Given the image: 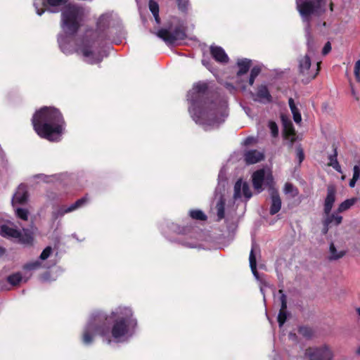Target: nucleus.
Masks as SVG:
<instances>
[{"label":"nucleus","instance_id":"obj_23","mask_svg":"<svg viewBox=\"0 0 360 360\" xmlns=\"http://www.w3.org/2000/svg\"><path fill=\"white\" fill-rule=\"evenodd\" d=\"M237 65L239 68L237 72V77H240L248 72L251 66V60L247 58L239 59L237 61Z\"/></svg>","mask_w":360,"mask_h":360},{"label":"nucleus","instance_id":"obj_24","mask_svg":"<svg viewBox=\"0 0 360 360\" xmlns=\"http://www.w3.org/2000/svg\"><path fill=\"white\" fill-rule=\"evenodd\" d=\"M358 200L357 198L347 199L341 202L338 208V212H343L350 209Z\"/></svg>","mask_w":360,"mask_h":360},{"label":"nucleus","instance_id":"obj_10","mask_svg":"<svg viewBox=\"0 0 360 360\" xmlns=\"http://www.w3.org/2000/svg\"><path fill=\"white\" fill-rule=\"evenodd\" d=\"M157 36L165 41L167 44H174L186 37V32L183 27H176L172 32L162 29L157 32Z\"/></svg>","mask_w":360,"mask_h":360},{"label":"nucleus","instance_id":"obj_40","mask_svg":"<svg viewBox=\"0 0 360 360\" xmlns=\"http://www.w3.org/2000/svg\"><path fill=\"white\" fill-rule=\"evenodd\" d=\"M299 333L307 338H309L311 335V330L310 328L307 327H300L299 329Z\"/></svg>","mask_w":360,"mask_h":360},{"label":"nucleus","instance_id":"obj_28","mask_svg":"<svg viewBox=\"0 0 360 360\" xmlns=\"http://www.w3.org/2000/svg\"><path fill=\"white\" fill-rule=\"evenodd\" d=\"M283 192L286 195H289L291 198L296 197L299 192L296 187L290 183H286L284 186Z\"/></svg>","mask_w":360,"mask_h":360},{"label":"nucleus","instance_id":"obj_49","mask_svg":"<svg viewBox=\"0 0 360 360\" xmlns=\"http://www.w3.org/2000/svg\"><path fill=\"white\" fill-rule=\"evenodd\" d=\"M225 87H226V88L227 89V90H228V91H229L231 93L234 92V91H235V90H236L235 86H234L233 84H230V83H228V82H226V83L225 84Z\"/></svg>","mask_w":360,"mask_h":360},{"label":"nucleus","instance_id":"obj_32","mask_svg":"<svg viewBox=\"0 0 360 360\" xmlns=\"http://www.w3.org/2000/svg\"><path fill=\"white\" fill-rule=\"evenodd\" d=\"M176 242L181 243L185 247L191 248H198V240L196 239L192 240V241H188L184 238H179Z\"/></svg>","mask_w":360,"mask_h":360},{"label":"nucleus","instance_id":"obj_8","mask_svg":"<svg viewBox=\"0 0 360 360\" xmlns=\"http://www.w3.org/2000/svg\"><path fill=\"white\" fill-rule=\"evenodd\" d=\"M252 185L257 193L263 191V186L271 187L273 176L269 169H260L255 171L252 175Z\"/></svg>","mask_w":360,"mask_h":360},{"label":"nucleus","instance_id":"obj_58","mask_svg":"<svg viewBox=\"0 0 360 360\" xmlns=\"http://www.w3.org/2000/svg\"><path fill=\"white\" fill-rule=\"evenodd\" d=\"M4 253V249H3L1 247H0V255H3Z\"/></svg>","mask_w":360,"mask_h":360},{"label":"nucleus","instance_id":"obj_31","mask_svg":"<svg viewBox=\"0 0 360 360\" xmlns=\"http://www.w3.org/2000/svg\"><path fill=\"white\" fill-rule=\"evenodd\" d=\"M15 213L18 219L23 221H27L29 217V212L25 208L17 207L15 209Z\"/></svg>","mask_w":360,"mask_h":360},{"label":"nucleus","instance_id":"obj_13","mask_svg":"<svg viewBox=\"0 0 360 360\" xmlns=\"http://www.w3.org/2000/svg\"><path fill=\"white\" fill-rule=\"evenodd\" d=\"M52 253V248L50 246L46 247L39 255L37 260L30 262L25 264L24 269L26 271H34L41 268L46 267L43 265L42 262L48 259Z\"/></svg>","mask_w":360,"mask_h":360},{"label":"nucleus","instance_id":"obj_36","mask_svg":"<svg viewBox=\"0 0 360 360\" xmlns=\"http://www.w3.org/2000/svg\"><path fill=\"white\" fill-rule=\"evenodd\" d=\"M287 319V311L286 309H283V308L280 309L278 315V322L279 324V327H282L284 323Z\"/></svg>","mask_w":360,"mask_h":360},{"label":"nucleus","instance_id":"obj_29","mask_svg":"<svg viewBox=\"0 0 360 360\" xmlns=\"http://www.w3.org/2000/svg\"><path fill=\"white\" fill-rule=\"evenodd\" d=\"M329 160H330V162H329V165L331 166L334 169H335L337 172H338L339 173H342V169H341V167L337 160V152H336V150H335V153L333 155H330L329 156Z\"/></svg>","mask_w":360,"mask_h":360},{"label":"nucleus","instance_id":"obj_20","mask_svg":"<svg viewBox=\"0 0 360 360\" xmlns=\"http://www.w3.org/2000/svg\"><path fill=\"white\" fill-rule=\"evenodd\" d=\"M259 252V247L255 243H252V248L250 252L249 261L251 271L257 280H259L258 272L257 271L256 252Z\"/></svg>","mask_w":360,"mask_h":360},{"label":"nucleus","instance_id":"obj_50","mask_svg":"<svg viewBox=\"0 0 360 360\" xmlns=\"http://www.w3.org/2000/svg\"><path fill=\"white\" fill-rule=\"evenodd\" d=\"M289 106L291 111H295L297 108L296 107L292 98H290L288 101Z\"/></svg>","mask_w":360,"mask_h":360},{"label":"nucleus","instance_id":"obj_37","mask_svg":"<svg viewBox=\"0 0 360 360\" xmlns=\"http://www.w3.org/2000/svg\"><path fill=\"white\" fill-rule=\"evenodd\" d=\"M177 6L181 12H186L188 8V0H176Z\"/></svg>","mask_w":360,"mask_h":360},{"label":"nucleus","instance_id":"obj_3","mask_svg":"<svg viewBox=\"0 0 360 360\" xmlns=\"http://www.w3.org/2000/svg\"><path fill=\"white\" fill-rule=\"evenodd\" d=\"M187 97L191 117L205 130L218 127L228 117L226 98L211 99L207 82H199L195 84L188 91Z\"/></svg>","mask_w":360,"mask_h":360},{"label":"nucleus","instance_id":"obj_60","mask_svg":"<svg viewBox=\"0 0 360 360\" xmlns=\"http://www.w3.org/2000/svg\"><path fill=\"white\" fill-rule=\"evenodd\" d=\"M330 11H333V5L330 4Z\"/></svg>","mask_w":360,"mask_h":360},{"label":"nucleus","instance_id":"obj_48","mask_svg":"<svg viewBox=\"0 0 360 360\" xmlns=\"http://www.w3.org/2000/svg\"><path fill=\"white\" fill-rule=\"evenodd\" d=\"M262 285L260 286V291L263 295H264V289L266 287H269V285L265 281H262ZM264 300L265 301V296H264Z\"/></svg>","mask_w":360,"mask_h":360},{"label":"nucleus","instance_id":"obj_54","mask_svg":"<svg viewBox=\"0 0 360 360\" xmlns=\"http://www.w3.org/2000/svg\"><path fill=\"white\" fill-rule=\"evenodd\" d=\"M35 178L37 179H44V178L46 177L44 174H37L34 176Z\"/></svg>","mask_w":360,"mask_h":360},{"label":"nucleus","instance_id":"obj_34","mask_svg":"<svg viewBox=\"0 0 360 360\" xmlns=\"http://www.w3.org/2000/svg\"><path fill=\"white\" fill-rule=\"evenodd\" d=\"M171 230L176 232L179 235H187L188 233H192L190 229L187 228H181L176 224H172L170 227Z\"/></svg>","mask_w":360,"mask_h":360},{"label":"nucleus","instance_id":"obj_56","mask_svg":"<svg viewBox=\"0 0 360 360\" xmlns=\"http://www.w3.org/2000/svg\"><path fill=\"white\" fill-rule=\"evenodd\" d=\"M356 313L359 319H360V307L356 308Z\"/></svg>","mask_w":360,"mask_h":360},{"label":"nucleus","instance_id":"obj_39","mask_svg":"<svg viewBox=\"0 0 360 360\" xmlns=\"http://www.w3.org/2000/svg\"><path fill=\"white\" fill-rule=\"evenodd\" d=\"M269 127L270 129L272 136L276 137L278 134V129L277 124L274 122H269Z\"/></svg>","mask_w":360,"mask_h":360},{"label":"nucleus","instance_id":"obj_27","mask_svg":"<svg viewBox=\"0 0 360 360\" xmlns=\"http://www.w3.org/2000/svg\"><path fill=\"white\" fill-rule=\"evenodd\" d=\"M329 251H330L329 259L330 260L338 259L342 257L345 254V252L343 250L338 252L335 247V245L333 243H331L330 245Z\"/></svg>","mask_w":360,"mask_h":360},{"label":"nucleus","instance_id":"obj_26","mask_svg":"<svg viewBox=\"0 0 360 360\" xmlns=\"http://www.w3.org/2000/svg\"><path fill=\"white\" fill-rule=\"evenodd\" d=\"M30 276V275L28 277H27L26 278H24L22 276L20 273H15V274H13L9 276L8 277L7 280H8V282L11 285H16L18 283H20V282H21L22 281H24L25 282L27 281Z\"/></svg>","mask_w":360,"mask_h":360},{"label":"nucleus","instance_id":"obj_46","mask_svg":"<svg viewBox=\"0 0 360 360\" xmlns=\"http://www.w3.org/2000/svg\"><path fill=\"white\" fill-rule=\"evenodd\" d=\"M226 180L224 178V175L223 172L221 171L219 174V186L222 185L223 187L225 186Z\"/></svg>","mask_w":360,"mask_h":360},{"label":"nucleus","instance_id":"obj_41","mask_svg":"<svg viewBox=\"0 0 360 360\" xmlns=\"http://www.w3.org/2000/svg\"><path fill=\"white\" fill-rule=\"evenodd\" d=\"M291 112L293 115V120H294L295 122H296L297 124H300L302 121V117H301V114H300L298 108L295 110V111H291Z\"/></svg>","mask_w":360,"mask_h":360},{"label":"nucleus","instance_id":"obj_12","mask_svg":"<svg viewBox=\"0 0 360 360\" xmlns=\"http://www.w3.org/2000/svg\"><path fill=\"white\" fill-rule=\"evenodd\" d=\"M243 197L245 200H248L252 197V192L249 184L242 179H238L234 185L233 198L236 200L241 199Z\"/></svg>","mask_w":360,"mask_h":360},{"label":"nucleus","instance_id":"obj_52","mask_svg":"<svg viewBox=\"0 0 360 360\" xmlns=\"http://www.w3.org/2000/svg\"><path fill=\"white\" fill-rule=\"evenodd\" d=\"M202 63L203 65H205L207 69L210 68V62L208 60L203 58L202 60Z\"/></svg>","mask_w":360,"mask_h":360},{"label":"nucleus","instance_id":"obj_59","mask_svg":"<svg viewBox=\"0 0 360 360\" xmlns=\"http://www.w3.org/2000/svg\"><path fill=\"white\" fill-rule=\"evenodd\" d=\"M356 353H357L358 354H360V347L357 349V350H356Z\"/></svg>","mask_w":360,"mask_h":360},{"label":"nucleus","instance_id":"obj_14","mask_svg":"<svg viewBox=\"0 0 360 360\" xmlns=\"http://www.w3.org/2000/svg\"><path fill=\"white\" fill-rule=\"evenodd\" d=\"M27 200L28 193L26 186L20 184L13 196L11 201L12 205L13 207H15L18 205H23L26 203Z\"/></svg>","mask_w":360,"mask_h":360},{"label":"nucleus","instance_id":"obj_15","mask_svg":"<svg viewBox=\"0 0 360 360\" xmlns=\"http://www.w3.org/2000/svg\"><path fill=\"white\" fill-rule=\"evenodd\" d=\"M252 97L254 101L262 103H267L271 101V96L267 86L264 84H261L257 87Z\"/></svg>","mask_w":360,"mask_h":360},{"label":"nucleus","instance_id":"obj_22","mask_svg":"<svg viewBox=\"0 0 360 360\" xmlns=\"http://www.w3.org/2000/svg\"><path fill=\"white\" fill-rule=\"evenodd\" d=\"M281 207V200L277 191L273 190L271 193V205L270 214L274 215L279 212Z\"/></svg>","mask_w":360,"mask_h":360},{"label":"nucleus","instance_id":"obj_47","mask_svg":"<svg viewBox=\"0 0 360 360\" xmlns=\"http://www.w3.org/2000/svg\"><path fill=\"white\" fill-rule=\"evenodd\" d=\"M41 280L42 281H51L56 280V278H53L51 279L50 278V273L49 272H46L45 274L41 275Z\"/></svg>","mask_w":360,"mask_h":360},{"label":"nucleus","instance_id":"obj_35","mask_svg":"<svg viewBox=\"0 0 360 360\" xmlns=\"http://www.w3.org/2000/svg\"><path fill=\"white\" fill-rule=\"evenodd\" d=\"M190 216L194 219L205 220L207 219V217L204 212L199 210H191Z\"/></svg>","mask_w":360,"mask_h":360},{"label":"nucleus","instance_id":"obj_7","mask_svg":"<svg viewBox=\"0 0 360 360\" xmlns=\"http://www.w3.org/2000/svg\"><path fill=\"white\" fill-rule=\"evenodd\" d=\"M0 235L4 237L18 239V241L25 245H32L33 233L28 229H23L22 232L13 227L10 221L0 219Z\"/></svg>","mask_w":360,"mask_h":360},{"label":"nucleus","instance_id":"obj_16","mask_svg":"<svg viewBox=\"0 0 360 360\" xmlns=\"http://www.w3.org/2000/svg\"><path fill=\"white\" fill-rule=\"evenodd\" d=\"M336 189L333 185L327 187V195L324 200L323 212L324 214H329L331 212L333 204L335 201Z\"/></svg>","mask_w":360,"mask_h":360},{"label":"nucleus","instance_id":"obj_44","mask_svg":"<svg viewBox=\"0 0 360 360\" xmlns=\"http://www.w3.org/2000/svg\"><path fill=\"white\" fill-rule=\"evenodd\" d=\"M296 151H297V157L298 158L299 163L300 164L304 158V151L300 146L297 148Z\"/></svg>","mask_w":360,"mask_h":360},{"label":"nucleus","instance_id":"obj_42","mask_svg":"<svg viewBox=\"0 0 360 360\" xmlns=\"http://www.w3.org/2000/svg\"><path fill=\"white\" fill-rule=\"evenodd\" d=\"M354 75L358 82H360V60H357L354 65Z\"/></svg>","mask_w":360,"mask_h":360},{"label":"nucleus","instance_id":"obj_18","mask_svg":"<svg viewBox=\"0 0 360 360\" xmlns=\"http://www.w3.org/2000/svg\"><path fill=\"white\" fill-rule=\"evenodd\" d=\"M210 53L218 63L225 64L229 62V58L224 49L221 46L212 45L210 46Z\"/></svg>","mask_w":360,"mask_h":360},{"label":"nucleus","instance_id":"obj_4","mask_svg":"<svg viewBox=\"0 0 360 360\" xmlns=\"http://www.w3.org/2000/svg\"><path fill=\"white\" fill-rule=\"evenodd\" d=\"M36 133L50 141H59L65 131V122L61 112L53 107H43L32 117Z\"/></svg>","mask_w":360,"mask_h":360},{"label":"nucleus","instance_id":"obj_2","mask_svg":"<svg viewBox=\"0 0 360 360\" xmlns=\"http://www.w3.org/2000/svg\"><path fill=\"white\" fill-rule=\"evenodd\" d=\"M138 326V319L130 306L119 305L110 313L96 311L84 326L82 340L90 345L95 337L100 335L107 344L127 342L136 335Z\"/></svg>","mask_w":360,"mask_h":360},{"label":"nucleus","instance_id":"obj_9","mask_svg":"<svg viewBox=\"0 0 360 360\" xmlns=\"http://www.w3.org/2000/svg\"><path fill=\"white\" fill-rule=\"evenodd\" d=\"M88 200L86 197L77 200L75 202L69 206L61 205L53 207L51 212V218L53 221L62 218L65 214L74 212L79 208L83 207Z\"/></svg>","mask_w":360,"mask_h":360},{"label":"nucleus","instance_id":"obj_51","mask_svg":"<svg viewBox=\"0 0 360 360\" xmlns=\"http://www.w3.org/2000/svg\"><path fill=\"white\" fill-rule=\"evenodd\" d=\"M357 169L356 171L358 173V176L360 180V160L358 162V164L356 165H354L353 168V172H355V169Z\"/></svg>","mask_w":360,"mask_h":360},{"label":"nucleus","instance_id":"obj_5","mask_svg":"<svg viewBox=\"0 0 360 360\" xmlns=\"http://www.w3.org/2000/svg\"><path fill=\"white\" fill-rule=\"evenodd\" d=\"M326 0H296L297 9L306 23L304 30L307 51L305 54L315 56L318 45L310 32L309 22L313 16H319L326 11Z\"/></svg>","mask_w":360,"mask_h":360},{"label":"nucleus","instance_id":"obj_17","mask_svg":"<svg viewBox=\"0 0 360 360\" xmlns=\"http://www.w3.org/2000/svg\"><path fill=\"white\" fill-rule=\"evenodd\" d=\"M264 158V153L262 150H248L244 153V160L246 164L253 165L256 164Z\"/></svg>","mask_w":360,"mask_h":360},{"label":"nucleus","instance_id":"obj_25","mask_svg":"<svg viewBox=\"0 0 360 360\" xmlns=\"http://www.w3.org/2000/svg\"><path fill=\"white\" fill-rule=\"evenodd\" d=\"M148 6L150 12L153 15L157 24L160 23V18L159 17V5L154 0H149Z\"/></svg>","mask_w":360,"mask_h":360},{"label":"nucleus","instance_id":"obj_21","mask_svg":"<svg viewBox=\"0 0 360 360\" xmlns=\"http://www.w3.org/2000/svg\"><path fill=\"white\" fill-rule=\"evenodd\" d=\"M338 210L333 213L325 214L323 224L331 226H338L342 223V217L339 214Z\"/></svg>","mask_w":360,"mask_h":360},{"label":"nucleus","instance_id":"obj_19","mask_svg":"<svg viewBox=\"0 0 360 360\" xmlns=\"http://www.w3.org/2000/svg\"><path fill=\"white\" fill-rule=\"evenodd\" d=\"M282 122L285 139L289 140L292 144L295 141L296 136L292 123L290 120L286 119L284 117H282Z\"/></svg>","mask_w":360,"mask_h":360},{"label":"nucleus","instance_id":"obj_33","mask_svg":"<svg viewBox=\"0 0 360 360\" xmlns=\"http://www.w3.org/2000/svg\"><path fill=\"white\" fill-rule=\"evenodd\" d=\"M260 72H261V68L259 66H255L252 68V70L250 71V75L249 77V80H248L249 84L250 86L253 85L255 78L259 75Z\"/></svg>","mask_w":360,"mask_h":360},{"label":"nucleus","instance_id":"obj_53","mask_svg":"<svg viewBox=\"0 0 360 360\" xmlns=\"http://www.w3.org/2000/svg\"><path fill=\"white\" fill-rule=\"evenodd\" d=\"M323 224V228L322 229V232L323 234H326L328 231L329 226H330L331 225H326V224Z\"/></svg>","mask_w":360,"mask_h":360},{"label":"nucleus","instance_id":"obj_1","mask_svg":"<svg viewBox=\"0 0 360 360\" xmlns=\"http://www.w3.org/2000/svg\"><path fill=\"white\" fill-rule=\"evenodd\" d=\"M69 0H34L33 6L38 15H41L46 11L56 13L62 11L61 27L65 34H60L58 42L61 51L65 54L76 51L82 56L83 60L89 64H96L106 56L105 51L101 46V42L110 39L107 29L114 25L115 16L112 13L103 14L97 22L98 35L96 39H84L81 44L74 48L71 44V38L80 26L84 9L75 4H68Z\"/></svg>","mask_w":360,"mask_h":360},{"label":"nucleus","instance_id":"obj_55","mask_svg":"<svg viewBox=\"0 0 360 360\" xmlns=\"http://www.w3.org/2000/svg\"><path fill=\"white\" fill-rule=\"evenodd\" d=\"M47 196L49 200H54L56 198V194L53 193V194H51L50 195H47Z\"/></svg>","mask_w":360,"mask_h":360},{"label":"nucleus","instance_id":"obj_11","mask_svg":"<svg viewBox=\"0 0 360 360\" xmlns=\"http://www.w3.org/2000/svg\"><path fill=\"white\" fill-rule=\"evenodd\" d=\"M305 355L310 360H331L333 358L331 350L326 347L321 348H308L306 349Z\"/></svg>","mask_w":360,"mask_h":360},{"label":"nucleus","instance_id":"obj_30","mask_svg":"<svg viewBox=\"0 0 360 360\" xmlns=\"http://www.w3.org/2000/svg\"><path fill=\"white\" fill-rule=\"evenodd\" d=\"M224 205L225 202L222 197L220 198V200L217 204V220L219 221L224 217Z\"/></svg>","mask_w":360,"mask_h":360},{"label":"nucleus","instance_id":"obj_6","mask_svg":"<svg viewBox=\"0 0 360 360\" xmlns=\"http://www.w3.org/2000/svg\"><path fill=\"white\" fill-rule=\"evenodd\" d=\"M314 56L304 54L298 58V71L304 83L314 79L320 70V61L314 58Z\"/></svg>","mask_w":360,"mask_h":360},{"label":"nucleus","instance_id":"obj_45","mask_svg":"<svg viewBox=\"0 0 360 360\" xmlns=\"http://www.w3.org/2000/svg\"><path fill=\"white\" fill-rule=\"evenodd\" d=\"M331 51V44L329 41H328L323 46L322 49V54L323 56L327 55Z\"/></svg>","mask_w":360,"mask_h":360},{"label":"nucleus","instance_id":"obj_57","mask_svg":"<svg viewBox=\"0 0 360 360\" xmlns=\"http://www.w3.org/2000/svg\"><path fill=\"white\" fill-rule=\"evenodd\" d=\"M252 140V138H247L245 141V144H248Z\"/></svg>","mask_w":360,"mask_h":360},{"label":"nucleus","instance_id":"obj_38","mask_svg":"<svg viewBox=\"0 0 360 360\" xmlns=\"http://www.w3.org/2000/svg\"><path fill=\"white\" fill-rule=\"evenodd\" d=\"M278 293L280 294V301H281V308H283V309H287V298L286 295L283 293V290H279Z\"/></svg>","mask_w":360,"mask_h":360},{"label":"nucleus","instance_id":"obj_43","mask_svg":"<svg viewBox=\"0 0 360 360\" xmlns=\"http://www.w3.org/2000/svg\"><path fill=\"white\" fill-rule=\"evenodd\" d=\"M357 169H356L355 170H356ZM359 180V176H358V173L356 171H355V172H353V176H352V179L350 180L349 183V185L351 188H354L355 186V184L356 183V181Z\"/></svg>","mask_w":360,"mask_h":360}]
</instances>
